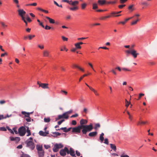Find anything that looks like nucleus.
I'll use <instances>...</instances> for the list:
<instances>
[{
  "label": "nucleus",
  "mask_w": 157,
  "mask_h": 157,
  "mask_svg": "<svg viewBox=\"0 0 157 157\" xmlns=\"http://www.w3.org/2000/svg\"><path fill=\"white\" fill-rule=\"evenodd\" d=\"M87 126L78 125V126L72 128V132L73 133H79L81 132V130L83 134L86 135L87 133L86 129H88Z\"/></svg>",
  "instance_id": "1"
},
{
  "label": "nucleus",
  "mask_w": 157,
  "mask_h": 157,
  "mask_svg": "<svg viewBox=\"0 0 157 157\" xmlns=\"http://www.w3.org/2000/svg\"><path fill=\"white\" fill-rule=\"evenodd\" d=\"M87 123V121L86 120L82 119L80 121V125L82 126H87L88 129H86V132H89L91 131L93 129V124L92 123H90L89 125H84L86 124Z\"/></svg>",
  "instance_id": "2"
},
{
  "label": "nucleus",
  "mask_w": 157,
  "mask_h": 157,
  "mask_svg": "<svg viewBox=\"0 0 157 157\" xmlns=\"http://www.w3.org/2000/svg\"><path fill=\"white\" fill-rule=\"evenodd\" d=\"M26 144V147L30 148L31 150H33L35 148L34 144L32 141L27 140L25 142Z\"/></svg>",
  "instance_id": "3"
},
{
  "label": "nucleus",
  "mask_w": 157,
  "mask_h": 157,
  "mask_svg": "<svg viewBox=\"0 0 157 157\" xmlns=\"http://www.w3.org/2000/svg\"><path fill=\"white\" fill-rule=\"evenodd\" d=\"M26 132V129L25 127L21 126L18 129V132L20 136H24Z\"/></svg>",
  "instance_id": "4"
},
{
  "label": "nucleus",
  "mask_w": 157,
  "mask_h": 157,
  "mask_svg": "<svg viewBox=\"0 0 157 157\" xmlns=\"http://www.w3.org/2000/svg\"><path fill=\"white\" fill-rule=\"evenodd\" d=\"M126 52L128 54H131L133 57L134 58H136L137 56L139 55V53H137L136 50L134 49H132L130 50H127L126 51Z\"/></svg>",
  "instance_id": "5"
},
{
  "label": "nucleus",
  "mask_w": 157,
  "mask_h": 157,
  "mask_svg": "<svg viewBox=\"0 0 157 157\" xmlns=\"http://www.w3.org/2000/svg\"><path fill=\"white\" fill-rule=\"evenodd\" d=\"M63 147V145L61 144H56L54 146L53 151L54 152H57L58 151L59 149L62 148Z\"/></svg>",
  "instance_id": "6"
},
{
  "label": "nucleus",
  "mask_w": 157,
  "mask_h": 157,
  "mask_svg": "<svg viewBox=\"0 0 157 157\" xmlns=\"http://www.w3.org/2000/svg\"><path fill=\"white\" fill-rule=\"evenodd\" d=\"M19 15L21 17V19L25 18L24 16L26 13V12L23 9H19L17 10Z\"/></svg>",
  "instance_id": "7"
},
{
  "label": "nucleus",
  "mask_w": 157,
  "mask_h": 157,
  "mask_svg": "<svg viewBox=\"0 0 157 157\" xmlns=\"http://www.w3.org/2000/svg\"><path fill=\"white\" fill-rule=\"evenodd\" d=\"M68 151V149L67 147H65L63 149L60 150L59 153L61 155L64 156L66 155V153Z\"/></svg>",
  "instance_id": "8"
},
{
  "label": "nucleus",
  "mask_w": 157,
  "mask_h": 157,
  "mask_svg": "<svg viewBox=\"0 0 157 157\" xmlns=\"http://www.w3.org/2000/svg\"><path fill=\"white\" fill-rule=\"evenodd\" d=\"M37 84L39 85V87H41L44 89L48 88V84L41 83L40 82L38 81Z\"/></svg>",
  "instance_id": "9"
},
{
  "label": "nucleus",
  "mask_w": 157,
  "mask_h": 157,
  "mask_svg": "<svg viewBox=\"0 0 157 157\" xmlns=\"http://www.w3.org/2000/svg\"><path fill=\"white\" fill-rule=\"evenodd\" d=\"M10 139L11 141H14L16 143H18L20 140V138L18 137H13L10 136Z\"/></svg>",
  "instance_id": "10"
},
{
  "label": "nucleus",
  "mask_w": 157,
  "mask_h": 157,
  "mask_svg": "<svg viewBox=\"0 0 157 157\" xmlns=\"http://www.w3.org/2000/svg\"><path fill=\"white\" fill-rule=\"evenodd\" d=\"M49 134V131H40L39 132V135L42 136H47L48 134Z\"/></svg>",
  "instance_id": "11"
},
{
  "label": "nucleus",
  "mask_w": 157,
  "mask_h": 157,
  "mask_svg": "<svg viewBox=\"0 0 157 157\" xmlns=\"http://www.w3.org/2000/svg\"><path fill=\"white\" fill-rule=\"evenodd\" d=\"M67 153L70 154L71 156H75V151L72 148H70L69 150H68V151L67 152Z\"/></svg>",
  "instance_id": "12"
},
{
  "label": "nucleus",
  "mask_w": 157,
  "mask_h": 157,
  "mask_svg": "<svg viewBox=\"0 0 157 157\" xmlns=\"http://www.w3.org/2000/svg\"><path fill=\"white\" fill-rule=\"evenodd\" d=\"M97 134V132L96 131L93 132H90L88 136L90 137H93L95 136Z\"/></svg>",
  "instance_id": "13"
},
{
  "label": "nucleus",
  "mask_w": 157,
  "mask_h": 157,
  "mask_svg": "<svg viewBox=\"0 0 157 157\" xmlns=\"http://www.w3.org/2000/svg\"><path fill=\"white\" fill-rule=\"evenodd\" d=\"M117 12H116L113 11L110 14V15L109 16H111V17H119L121 15V14H118L117 15Z\"/></svg>",
  "instance_id": "14"
},
{
  "label": "nucleus",
  "mask_w": 157,
  "mask_h": 157,
  "mask_svg": "<svg viewBox=\"0 0 157 157\" xmlns=\"http://www.w3.org/2000/svg\"><path fill=\"white\" fill-rule=\"evenodd\" d=\"M49 54V52L47 50H45L43 52V56L44 57H48Z\"/></svg>",
  "instance_id": "15"
},
{
  "label": "nucleus",
  "mask_w": 157,
  "mask_h": 157,
  "mask_svg": "<svg viewBox=\"0 0 157 157\" xmlns=\"http://www.w3.org/2000/svg\"><path fill=\"white\" fill-rule=\"evenodd\" d=\"M74 68H78L79 70H80L82 72H84V70L83 69L81 68L80 67L78 66V65H76V64H73L72 66Z\"/></svg>",
  "instance_id": "16"
},
{
  "label": "nucleus",
  "mask_w": 157,
  "mask_h": 157,
  "mask_svg": "<svg viewBox=\"0 0 157 157\" xmlns=\"http://www.w3.org/2000/svg\"><path fill=\"white\" fill-rule=\"evenodd\" d=\"M98 2L99 5H102L106 3V1L105 0H99Z\"/></svg>",
  "instance_id": "17"
},
{
  "label": "nucleus",
  "mask_w": 157,
  "mask_h": 157,
  "mask_svg": "<svg viewBox=\"0 0 157 157\" xmlns=\"http://www.w3.org/2000/svg\"><path fill=\"white\" fill-rule=\"evenodd\" d=\"M46 18L49 20L50 23L54 24L55 23V21L54 19H52L48 17H46Z\"/></svg>",
  "instance_id": "18"
},
{
  "label": "nucleus",
  "mask_w": 157,
  "mask_h": 157,
  "mask_svg": "<svg viewBox=\"0 0 157 157\" xmlns=\"http://www.w3.org/2000/svg\"><path fill=\"white\" fill-rule=\"evenodd\" d=\"M68 112H66L63 113L62 115L63 118H65L66 119H68L69 117L68 115Z\"/></svg>",
  "instance_id": "19"
},
{
  "label": "nucleus",
  "mask_w": 157,
  "mask_h": 157,
  "mask_svg": "<svg viewBox=\"0 0 157 157\" xmlns=\"http://www.w3.org/2000/svg\"><path fill=\"white\" fill-rule=\"evenodd\" d=\"M91 74V73H88L87 74H85L83 75L82 76H81L80 78L79 79V82H80L81 80L84 77L88 75H90Z\"/></svg>",
  "instance_id": "20"
},
{
  "label": "nucleus",
  "mask_w": 157,
  "mask_h": 157,
  "mask_svg": "<svg viewBox=\"0 0 157 157\" xmlns=\"http://www.w3.org/2000/svg\"><path fill=\"white\" fill-rule=\"evenodd\" d=\"M110 145L111 148L114 151H116L117 148L116 145L114 144H110Z\"/></svg>",
  "instance_id": "21"
},
{
  "label": "nucleus",
  "mask_w": 157,
  "mask_h": 157,
  "mask_svg": "<svg viewBox=\"0 0 157 157\" xmlns=\"http://www.w3.org/2000/svg\"><path fill=\"white\" fill-rule=\"evenodd\" d=\"M37 10H39L40 11H41L46 13H48V10H44L42 9H41L40 7H38L37 8Z\"/></svg>",
  "instance_id": "22"
},
{
  "label": "nucleus",
  "mask_w": 157,
  "mask_h": 157,
  "mask_svg": "<svg viewBox=\"0 0 157 157\" xmlns=\"http://www.w3.org/2000/svg\"><path fill=\"white\" fill-rule=\"evenodd\" d=\"M36 149L38 151H42V146L37 145L36 146Z\"/></svg>",
  "instance_id": "23"
},
{
  "label": "nucleus",
  "mask_w": 157,
  "mask_h": 157,
  "mask_svg": "<svg viewBox=\"0 0 157 157\" xmlns=\"http://www.w3.org/2000/svg\"><path fill=\"white\" fill-rule=\"evenodd\" d=\"M90 90H91V91H93L96 96L99 95V94L98 93L97 91L94 90L93 88L90 87Z\"/></svg>",
  "instance_id": "24"
},
{
  "label": "nucleus",
  "mask_w": 157,
  "mask_h": 157,
  "mask_svg": "<svg viewBox=\"0 0 157 157\" xmlns=\"http://www.w3.org/2000/svg\"><path fill=\"white\" fill-rule=\"evenodd\" d=\"M104 135V134L103 133H102L100 135L99 139L101 141V142H103V141L104 140V138L103 136Z\"/></svg>",
  "instance_id": "25"
},
{
  "label": "nucleus",
  "mask_w": 157,
  "mask_h": 157,
  "mask_svg": "<svg viewBox=\"0 0 157 157\" xmlns=\"http://www.w3.org/2000/svg\"><path fill=\"white\" fill-rule=\"evenodd\" d=\"M110 17H111V16H109V15L105 16H102V17H101L99 18V19L100 20H105L106 19L109 18Z\"/></svg>",
  "instance_id": "26"
},
{
  "label": "nucleus",
  "mask_w": 157,
  "mask_h": 157,
  "mask_svg": "<svg viewBox=\"0 0 157 157\" xmlns=\"http://www.w3.org/2000/svg\"><path fill=\"white\" fill-rule=\"evenodd\" d=\"M21 152L22 154L21 155L20 157H31V156L29 155L24 154L22 152Z\"/></svg>",
  "instance_id": "27"
},
{
  "label": "nucleus",
  "mask_w": 157,
  "mask_h": 157,
  "mask_svg": "<svg viewBox=\"0 0 157 157\" xmlns=\"http://www.w3.org/2000/svg\"><path fill=\"white\" fill-rule=\"evenodd\" d=\"M52 134L54 135L53 136L52 135V136L54 137H56L57 136H59L61 135V133L57 132H52Z\"/></svg>",
  "instance_id": "28"
},
{
  "label": "nucleus",
  "mask_w": 157,
  "mask_h": 157,
  "mask_svg": "<svg viewBox=\"0 0 157 157\" xmlns=\"http://www.w3.org/2000/svg\"><path fill=\"white\" fill-rule=\"evenodd\" d=\"M75 45L76 49H80L82 48L81 46L78 43L75 44Z\"/></svg>",
  "instance_id": "29"
},
{
  "label": "nucleus",
  "mask_w": 157,
  "mask_h": 157,
  "mask_svg": "<svg viewBox=\"0 0 157 157\" xmlns=\"http://www.w3.org/2000/svg\"><path fill=\"white\" fill-rule=\"evenodd\" d=\"M147 121H139L137 123V125H138L141 124H145L147 123Z\"/></svg>",
  "instance_id": "30"
},
{
  "label": "nucleus",
  "mask_w": 157,
  "mask_h": 157,
  "mask_svg": "<svg viewBox=\"0 0 157 157\" xmlns=\"http://www.w3.org/2000/svg\"><path fill=\"white\" fill-rule=\"evenodd\" d=\"M26 132H27L28 134L26 136H30L31 135V132H30V130L29 129V128H27V130H26Z\"/></svg>",
  "instance_id": "31"
},
{
  "label": "nucleus",
  "mask_w": 157,
  "mask_h": 157,
  "mask_svg": "<svg viewBox=\"0 0 157 157\" xmlns=\"http://www.w3.org/2000/svg\"><path fill=\"white\" fill-rule=\"evenodd\" d=\"M0 23L2 27L3 28H5L7 26V25H6L5 24V23L3 22L0 21Z\"/></svg>",
  "instance_id": "32"
},
{
  "label": "nucleus",
  "mask_w": 157,
  "mask_h": 157,
  "mask_svg": "<svg viewBox=\"0 0 157 157\" xmlns=\"http://www.w3.org/2000/svg\"><path fill=\"white\" fill-rule=\"evenodd\" d=\"M56 130H63V131L64 132H67V128L66 127H63L60 128V129H56Z\"/></svg>",
  "instance_id": "33"
},
{
  "label": "nucleus",
  "mask_w": 157,
  "mask_h": 157,
  "mask_svg": "<svg viewBox=\"0 0 157 157\" xmlns=\"http://www.w3.org/2000/svg\"><path fill=\"white\" fill-rule=\"evenodd\" d=\"M39 156L40 157H42L44 156V152L43 151H38Z\"/></svg>",
  "instance_id": "34"
},
{
  "label": "nucleus",
  "mask_w": 157,
  "mask_h": 157,
  "mask_svg": "<svg viewBox=\"0 0 157 157\" xmlns=\"http://www.w3.org/2000/svg\"><path fill=\"white\" fill-rule=\"evenodd\" d=\"M60 93L62 94H64L65 95H67V92L63 90H61L60 92Z\"/></svg>",
  "instance_id": "35"
},
{
  "label": "nucleus",
  "mask_w": 157,
  "mask_h": 157,
  "mask_svg": "<svg viewBox=\"0 0 157 157\" xmlns=\"http://www.w3.org/2000/svg\"><path fill=\"white\" fill-rule=\"evenodd\" d=\"M50 118H45L44 119V121L45 122L48 123L50 122Z\"/></svg>",
  "instance_id": "36"
},
{
  "label": "nucleus",
  "mask_w": 157,
  "mask_h": 157,
  "mask_svg": "<svg viewBox=\"0 0 157 157\" xmlns=\"http://www.w3.org/2000/svg\"><path fill=\"white\" fill-rule=\"evenodd\" d=\"M87 4L86 3H83L81 5V8L83 10L86 7Z\"/></svg>",
  "instance_id": "37"
},
{
  "label": "nucleus",
  "mask_w": 157,
  "mask_h": 157,
  "mask_svg": "<svg viewBox=\"0 0 157 157\" xmlns=\"http://www.w3.org/2000/svg\"><path fill=\"white\" fill-rule=\"evenodd\" d=\"M37 5V4L36 3H33L27 4L26 5V6H36Z\"/></svg>",
  "instance_id": "38"
},
{
  "label": "nucleus",
  "mask_w": 157,
  "mask_h": 157,
  "mask_svg": "<svg viewBox=\"0 0 157 157\" xmlns=\"http://www.w3.org/2000/svg\"><path fill=\"white\" fill-rule=\"evenodd\" d=\"M133 18V17H131L125 19L124 21H122L123 22H124V24L128 21L129 20L131 19L132 18Z\"/></svg>",
  "instance_id": "39"
},
{
  "label": "nucleus",
  "mask_w": 157,
  "mask_h": 157,
  "mask_svg": "<svg viewBox=\"0 0 157 157\" xmlns=\"http://www.w3.org/2000/svg\"><path fill=\"white\" fill-rule=\"evenodd\" d=\"M98 7L96 3H94L93 5V9L94 10H95L98 8Z\"/></svg>",
  "instance_id": "40"
},
{
  "label": "nucleus",
  "mask_w": 157,
  "mask_h": 157,
  "mask_svg": "<svg viewBox=\"0 0 157 157\" xmlns=\"http://www.w3.org/2000/svg\"><path fill=\"white\" fill-rule=\"evenodd\" d=\"M78 9V7H70V9L72 11H75L77 10Z\"/></svg>",
  "instance_id": "41"
},
{
  "label": "nucleus",
  "mask_w": 157,
  "mask_h": 157,
  "mask_svg": "<svg viewBox=\"0 0 157 157\" xmlns=\"http://www.w3.org/2000/svg\"><path fill=\"white\" fill-rule=\"evenodd\" d=\"M61 118H63V116L62 115H58V117H56V121H57V120H59Z\"/></svg>",
  "instance_id": "42"
},
{
  "label": "nucleus",
  "mask_w": 157,
  "mask_h": 157,
  "mask_svg": "<svg viewBox=\"0 0 157 157\" xmlns=\"http://www.w3.org/2000/svg\"><path fill=\"white\" fill-rule=\"evenodd\" d=\"M125 106L127 107H128L130 104V102L128 101L126 99H125Z\"/></svg>",
  "instance_id": "43"
},
{
  "label": "nucleus",
  "mask_w": 157,
  "mask_h": 157,
  "mask_svg": "<svg viewBox=\"0 0 157 157\" xmlns=\"http://www.w3.org/2000/svg\"><path fill=\"white\" fill-rule=\"evenodd\" d=\"M35 35H29L28 36V38L29 40H31L33 38L35 37Z\"/></svg>",
  "instance_id": "44"
},
{
  "label": "nucleus",
  "mask_w": 157,
  "mask_h": 157,
  "mask_svg": "<svg viewBox=\"0 0 157 157\" xmlns=\"http://www.w3.org/2000/svg\"><path fill=\"white\" fill-rule=\"evenodd\" d=\"M100 124L99 123L96 124L95 125L94 128L95 129H96L97 128L100 127Z\"/></svg>",
  "instance_id": "45"
},
{
  "label": "nucleus",
  "mask_w": 157,
  "mask_h": 157,
  "mask_svg": "<svg viewBox=\"0 0 157 157\" xmlns=\"http://www.w3.org/2000/svg\"><path fill=\"white\" fill-rule=\"evenodd\" d=\"M116 3V1H110L107 2L108 4H115Z\"/></svg>",
  "instance_id": "46"
},
{
  "label": "nucleus",
  "mask_w": 157,
  "mask_h": 157,
  "mask_svg": "<svg viewBox=\"0 0 157 157\" xmlns=\"http://www.w3.org/2000/svg\"><path fill=\"white\" fill-rule=\"evenodd\" d=\"M139 20L138 19H137L135 21H133L132 22L131 24L132 25H135L136 24L137 22L139 21Z\"/></svg>",
  "instance_id": "47"
},
{
  "label": "nucleus",
  "mask_w": 157,
  "mask_h": 157,
  "mask_svg": "<svg viewBox=\"0 0 157 157\" xmlns=\"http://www.w3.org/2000/svg\"><path fill=\"white\" fill-rule=\"evenodd\" d=\"M122 70H123L124 71H131V70L128 69V68H125V67L122 68Z\"/></svg>",
  "instance_id": "48"
},
{
  "label": "nucleus",
  "mask_w": 157,
  "mask_h": 157,
  "mask_svg": "<svg viewBox=\"0 0 157 157\" xmlns=\"http://www.w3.org/2000/svg\"><path fill=\"white\" fill-rule=\"evenodd\" d=\"M115 70L116 69H112L111 71H111V72H112L114 75H117V73L115 71Z\"/></svg>",
  "instance_id": "49"
},
{
  "label": "nucleus",
  "mask_w": 157,
  "mask_h": 157,
  "mask_svg": "<svg viewBox=\"0 0 157 157\" xmlns=\"http://www.w3.org/2000/svg\"><path fill=\"white\" fill-rule=\"evenodd\" d=\"M26 20L29 22H30L32 21L30 18L28 16H26Z\"/></svg>",
  "instance_id": "50"
},
{
  "label": "nucleus",
  "mask_w": 157,
  "mask_h": 157,
  "mask_svg": "<svg viewBox=\"0 0 157 157\" xmlns=\"http://www.w3.org/2000/svg\"><path fill=\"white\" fill-rule=\"evenodd\" d=\"M0 131H6V129L4 127H0Z\"/></svg>",
  "instance_id": "51"
},
{
  "label": "nucleus",
  "mask_w": 157,
  "mask_h": 157,
  "mask_svg": "<svg viewBox=\"0 0 157 157\" xmlns=\"http://www.w3.org/2000/svg\"><path fill=\"white\" fill-rule=\"evenodd\" d=\"M7 128L8 129V130L12 134H13L14 132L13 131V130H12L9 127H7Z\"/></svg>",
  "instance_id": "52"
},
{
  "label": "nucleus",
  "mask_w": 157,
  "mask_h": 157,
  "mask_svg": "<svg viewBox=\"0 0 157 157\" xmlns=\"http://www.w3.org/2000/svg\"><path fill=\"white\" fill-rule=\"evenodd\" d=\"M104 143L106 144H108L109 141L108 139L107 138H105V139Z\"/></svg>",
  "instance_id": "53"
},
{
  "label": "nucleus",
  "mask_w": 157,
  "mask_h": 157,
  "mask_svg": "<svg viewBox=\"0 0 157 157\" xmlns=\"http://www.w3.org/2000/svg\"><path fill=\"white\" fill-rule=\"evenodd\" d=\"M13 132H14L15 134H17L18 133V132L17 130V128H13Z\"/></svg>",
  "instance_id": "54"
},
{
  "label": "nucleus",
  "mask_w": 157,
  "mask_h": 157,
  "mask_svg": "<svg viewBox=\"0 0 157 157\" xmlns=\"http://www.w3.org/2000/svg\"><path fill=\"white\" fill-rule=\"evenodd\" d=\"M54 4H55L57 6L59 7H61V8L62 7V5H59L56 2L54 1Z\"/></svg>",
  "instance_id": "55"
},
{
  "label": "nucleus",
  "mask_w": 157,
  "mask_h": 157,
  "mask_svg": "<svg viewBox=\"0 0 157 157\" xmlns=\"http://www.w3.org/2000/svg\"><path fill=\"white\" fill-rule=\"evenodd\" d=\"M62 38L63 41H67L68 40V38L64 36H62Z\"/></svg>",
  "instance_id": "56"
},
{
  "label": "nucleus",
  "mask_w": 157,
  "mask_h": 157,
  "mask_svg": "<svg viewBox=\"0 0 157 157\" xmlns=\"http://www.w3.org/2000/svg\"><path fill=\"white\" fill-rule=\"evenodd\" d=\"M78 4V2L77 1H73V6H75Z\"/></svg>",
  "instance_id": "57"
},
{
  "label": "nucleus",
  "mask_w": 157,
  "mask_h": 157,
  "mask_svg": "<svg viewBox=\"0 0 157 157\" xmlns=\"http://www.w3.org/2000/svg\"><path fill=\"white\" fill-rule=\"evenodd\" d=\"M44 28L46 30H49L52 29L51 27L48 26V25H46Z\"/></svg>",
  "instance_id": "58"
},
{
  "label": "nucleus",
  "mask_w": 157,
  "mask_h": 157,
  "mask_svg": "<svg viewBox=\"0 0 157 157\" xmlns=\"http://www.w3.org/2000/svg\"><path fill=\"white\" fill-rule=\"evenodd\" d=\"M77 122L76 121L73 120L71 122V124L72 125H75L76 124Z\"/></svg>",
  "instance_id": "59"
},
{
  "label": "nucleus",
  "mask_w": 157,
  "mask_h": 157,
  "mask_svg": "<svg viewBox=\"0 0 157 157\" xmlns=\"http://www.w3.org/2000/svg\"><path fill=\"white\" fill-rule=\"evenodd\" d=\"M88 64L89 65V66L92 69H93V68H94V67H93V65L91 63H90V62H88Z\"/></svg>",
  "instance_id": "60"
},
{
  "label": "nucleus",
  "mask_w": 157,
  "mask_h": 157,
  "mask_svg": "<svg viewBox=\"0 0 157 157\" xmlns=\"http://www.w3.org/2000/svg\"><path fill=\"white\" fill-rule=\"evenodd\" d=\"M100 48L103 49H106V50L109 49V48H107L106 47H99V48H98V49H100Z\"/></svg>",
  "instance_id": "61"
},
{
  "label": "nucleus",
  "mask_w": 157,
  "mask_h": 157,
  "mask_svg": "<svg viewBox=\"0 0 157 157\" xmlns=\"http://www.w3.org/2000/svg\"><path fill=\"white\" fill-rule=\"evenodd\" d=\"M125 6V5H119L118 6V7L120 9H121L123 7H124Z\"/></svg>",
  "instance_id": "62"
},
{
  "label": "nucleus",
  "mask_w": 157,
  "mask_h": 157,
  "mask_svg": "<svg viewBox=\"0 0 157 157\" xmlns=\"http://www.w3.org/2000/svg\"><path fill=\"white\" fill-rule=\"evenodd\" d=\"M44 147L46 149H48L50 147V146L48 145H44Z\"/></svg>",
  "instance_id": "63"
},
{
  "label": "nucleus",
  "mask_w": 157,
  "mask_h": 157,
  "mask_svg": "<svg viewBox=\"0 0 157 157\" xmlns=\"http://www.w3.org/2000/svg\"><path fill=\"white\" fill-rule=\"evenodd\" d=\"M121 157H129V156L128 155H126V154H124V155L122 154L121 155Z\"/></svg>",
  "instance_id": "64"
}]
</instances>
